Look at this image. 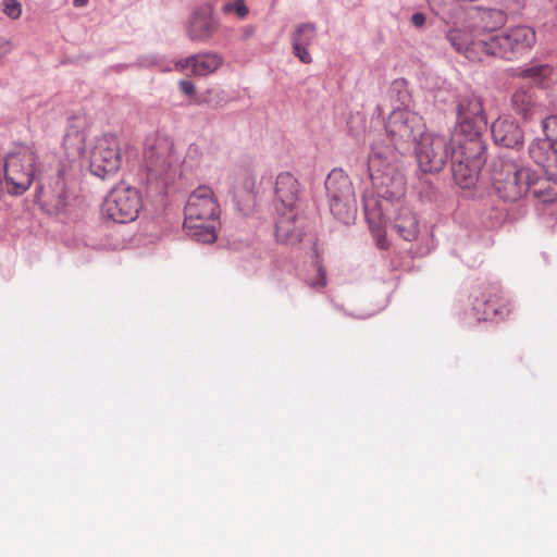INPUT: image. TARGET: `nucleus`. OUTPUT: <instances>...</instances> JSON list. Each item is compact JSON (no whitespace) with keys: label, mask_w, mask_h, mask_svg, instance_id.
<instances>
[{"label":"nucleus","mask_w":557,"mask_h":557,"mask_svg":"<svg viewBox=\"0 0 557 557\" xmlns=\"http://www.w3.org/2000/svg\"><path fill=\"white\" fill-rule=\"evenodd\" d=\"M178 86L181 91L186 96L195 95V85L190 81L182 79L180 81Z\"/></svg>","instance_id":"obj_32"},{"label":"nucleus","mask_w":557,"mask_h":557,"mask_svg":"<svg viewBox=\"0 0 557 557\" xmlns=\"http://www.w3.org/2000/svg\"><path fill=\"white\" fill-rule=\"evenodd\" d=\"M363 208L371 233L381 249L387 248L385 227L389 223L405 240L411 242L419 233V222L404 199L377 200L373 196L363 197Z\"/></svg>","instance_id":"obj_2"},{"label":"nucleus","mask_w":557,"mask_h":557,"mask_svg":"<svg viewBox=\"0 0 557 557\" xmlns=\"http://www.w3.org/2000/svg\"><path fill=\"white\" fill-rule=\"evenodd\" d=\"M39 168V156L34 146H15L4 159V180L8 193L23 195L32 186Z\"/></svg>","instance_id":"obj_6"},{"label":"nucleus","mask_w":557,"mask_h":557,"mask_svg":"<svg viewBox=\"0 0 557 557\" xmlns=\"http://www.w3.org/2000/svg\"><path fill=\"white\" fill-rule=\"evenodd\" d=\"M184 212L189 224L196 221L218 220L220 206L213 190L208 186L196 188L189 195Z\"/></svg>","instance_id":"obj_13"},{"label":"nucleus","mask_w":557,"mask_h":557,"mask_svg":"<svg viewBox=\"0 0 557 557\" xmlns=\"http://www.w3.org/2000/svg\"><path fill=\"white\" fill-rule=\"evenodd\" d=\"M85 140L86 136L82 131L74 125L69 126L63 139L66 163L61 161L57 175L51 178L48 185L41 188L45 205L49 206L55 213L65 209L73 194L74 176L72 169L85 150Z\"/></svg>","instance_id":"obj_3"},{"label":"nucleus","mask_w":557,"mask_h":557,"mask_svg":"<svg viewBox=\"0 0 557 557\" xmlns=\"http://www.w3.org/2000/svg\"><path fill=\"white\" fill-rule=\"evenodd\" d=\"M453 144L458 147L451 150V154L460 153V159L468 163H474L480 160V166L486 162V147L480 137V132H466V134L456 132L451 137Z\"/></svg>","instance_id":"obj_15"},{"label":"nucleus","mask_w":557,"mask_h":557,"mask_svg":"<svg viewBox=\"0 0 557 557\" xmlns=\"http://www.w3.org/2000/svg\"><path fill=\"white\" fill-rule=\"evenodd\" d=\"M143 199L135 187L119 184L114 186L102 202V215L116 223L134 221L141 209Z\"/></svg>","instance_id":"obj_9"},{"label":"nucleus","mask_w":557,"mask_h":557,"mask_svg":"<svg viewBox=\"0 0 557 557\" xmlns=\"http://www.w3.org/2000/svg\"><path fill=\"white\" fill-rule=\"evenodd\" d=\"M329 205L331 213L342 223L349 224L355 220L357 213L356 198L329 201Z\"/></svg>","instance_id":"obj_27"},{"label":"nucleus","mask_w":557,"mask_h":557,"mask_svg":"<svg viewBox=\"0 0 557 557\" xmlns=\"http://www.w3.org/2000/svg\"><path fill=\"white\" fill-rule=\"evenodd\" d=\"M89 0H72V3L75 8L85 7Z\"/></svg>","instance_id":"obj_35"},{"label":"nucleus","mask_w":557,"mask_h":557,"mask_svg":"<svg viewBox=\"0 0 557 557\" xmlns=\"http://www.w3.org/2000/svg\"><path fill=\"white\" fill-rule=\"evenodd\" d=\"M301 187L298 180L290 172H282L275 178L274 196L277 202L276 210L281 216L276 222V236L282 240H290L296 234L294 222L296 210L300 202Z\"/></svg>","instance_id":"obj_8"},{"label":"nucleus","mask_w":557,"mask_h":557,"mask_svg":"<svg viewBox=\"0 0 557 557\" xmlns=\"http://www.w3.org/2000/svg\"><path fill=\"white\" fill-rule=\"evenodd\" d=\"M325 188L329 201L356 198L352 182L343 170L334 169L331 171L325 181Z\"/></svg>","instance_id":"obj_20"},{"label":"nucleus","mask_w":557,"mask_h":557,"mask_svg":"<svg viewBox=\"0 0 557 557\" xmlns=\"http://www.w3.org/2000/svg\"><path fill=\"white\" fill-rule=\"evenodd\" d=\"M1 11L8 17L17 20L22 15V5L17 0H2Z\"/></svg>","instance_id":"obj_31"},{"label":"nucleus","mask_w":557,"mask_h":557,"mask_svg":"<svg viewBox=\"0 0 557 557\" xmlns=\"http://www.w3.org/2000/svg\"><path fill=\"white\" fill-rule=\"evenodd\" d=\"M224 60L216 52L198 53L175 63V69L181 72L191 73L197 76H207L218 71Z\"/></svg>","instance_id":"obj_16"},{"label":"nucleus","mask_w":557,"mask_h":557,"mask_svg":"<svg viewBox=\"0 0 557 557\" xmlns=\"http://www.w3.org/2000/svg\"><path fill=\"white\" fill-rule=\"evenodd\" d=\"M483 166H480V160L474 163H468L460 159V153L451 154V170L454 180L461 188H471L478 181L479 173Z\"/></svg>","instance_id":"obj_22"},{"label":"nucleus","mask_w":557,"mask_h":557,"mask_svg":"<svg viewBox=\"0 0 557 557\" xmlns=\"http://www.w3.org/2000/svg\"><path fill=\"white\" fill-rule=\"evenodd\" d=\"M90 173L106 180L114 176L122 164L121 145L115 135L104 134L96 138L89 150Z\"/></svg>","instance_id":"obj_10"},{"label":"nucleus","mask_w":557,"mask_h":557,"mask_svg":"<svg viewBox=\"0 0 557 557\" xmlns=\"http://www.w3.org/2000/svg\"><path fill=\"white\" fill-rule=\"evenodd\" d=\"M315 35L317 28L310 23L300 24L292 35L294 53L305 64H310L312 62V57L308 51V47L315 39Z\"/></svg>","instance_id":"obj_21"},{"label":"nucleus","mask_w":557,"mask_h":557,"mask_svg":"<svg viewBox=\"0 0 557 557\" xmlns=\"http://www.w3.org/2000/svg\"><path fill=\"white\" fill-rule=\"evenodd\" d=\"M237 181L234 189L235 198L253 201L258 193L256 174L249 169H243L238 173Z\"/></svg>","instance_id":"obj_25"},{"label":"nucleus","mask_w":557,"mask_h":557,"mask_svg":"<svg viewBox=\"0 0 557 557\" xmlns=\"http://www.w3.org/2000/svg\"><path fill=\"white\" fill-rule=\"evenodd\" d=\"M543 132L546 138L542 140H548L554 149H557V115H549L542 121Z\"/></svg>","instance_id":"obj_29"},{"label":"nucleus","mask_w":557,"mask_h":557,"mask_svg":"<svg viewBox=\"0 0 557 557\" xmlns=\"http://www.w3.org/2000/svg\"><path fill=\"white\" fill-rule=\"evenodd\" d=\"M218 29V22L209 9L196 11L189 21L188 36L194 41L209 40Z\"/></svg>","instance_id":"obj_18"},{"label":"nucleus","mask_w":557,"mask_h":557,"mask_svg":"<svg viewBox=\"0 0 557 557\" xmlns=\"http://www.w3.org/2000/svg\"><path fill=\"white\" fill-rule=\"evenodd\" d=\"M223 11L228 14H235L239 18H245L248 15V8L244 0H234L223 5Z\"/></svg>","instance_id":"obj_30"},{"label":"nucleus","mask_w":557,"mask_h":557,"mask_svg":"<svg viewBox=\"0 0 557 557\" xmlns=\"http://www.w3.org/2000/svg\"><path fill=\"white\" fill-rule=\"evenodd\" d=\"M447 40L453 48L472 62H481L486 57L517 60L529 53L536 44L534 28L527 25L509 27L499 34H483L472 38L462 32H448Z\"/></svg>","instance_id":"obj_1"},{"label":"nucleus","mask_w":557,"mask_h":557,"mask_svg":"<svg viewBox=\"0 0 557 557\" xmlns=\"http://www.w3.org/2000/svg\"><path fill=\"white\" fill-rule=\"evenodd\" d=\"M491 132L494 141L507 148L518 147L523 141L522 131L510 116L498 117L492 124Z\"/></svg>","instance_id":"obj_17"},{"label":"nucleus","mask_w":557,"mask_h":557,"mask_svg":"<svg viewBox=\"0 0 557 557\" xmlns=\"http://www.w3.org/2000/svg\"><path fill=\"white\" fill-rule=\"evenodd\" d=\"M422 128V119L418 114L408 110H394L385 122L386 135L393 145L391 149L395 152L408 149L417 136L423 134Z\"/></svg>","instance_id":"obj_11"},{"label":"nucleus","mask_w":557,"mask_h":557,"mask_svg":"<svg viewBox=\"0 0 557 557\" xmlns=\"http://www.w3.org/2000/svg\"><path fill=\"white\" fill-rule=\"evenodd\" d=\"M310 285L314 287H324L326 285V275L322 267L318 268V277L317 280L312 281Z\"/></svg>","instance_id":"obj_33"},{"label":"nucleus","mask_w":557,"mask_h":557,"mask_svg":"<svg viewBox=\"0 0 557 557\" xmlns=\"http://www.w3.org/2000/svg\"><path fill=\"white\" fill-rule=\"evenodd\" d=\"M458 121L460 133L481 132L486 125L483 103L478 96L463 97L458 104Z\"/></svg>","instance_id":"obj_14"},{"label":"nucleus","mask_w":557,"mask_h":557,"mask_svg":"<svg viewBox=\"0 0 557 557\" xmlns=\"http://www.w3.org/2000/svg\"><path fill=\"white\" fill-rule=\"evenodd\" d=\"M530 169L506 156L493 160L490 181L494 191L505 201L520 200L528 193Z\"/></svg>","instance_id":"obj_7"},{"label":"nucleus","mask_w":557,"mask_h":557,"mask_svg":"<svg viewBox=\"0 0 557 557\" xmlns=\"http://www.w3.org/2000/svg\"><path fill=\"white\" fill-rule=\"evenodd\" d=\"M368 170L380 200L395 201L404 198L406 178L399 157L389 146H385L381 141L372 146Z\"/></svg>","instance_id":"obj_4"},{"label":"nucleus","mask_w":557,"mask_h":557,"mask_svg":"<svg viewBox=\"0 0 557 557\" xmlns=\"http://www.w3.org/2000/svg\"><path fill=\"white\" fill-rule=\"evenodd\" d=\"M531 159L543 168L540 175L530 169L528 193L543 205L557 202V149L548 140H534L529 148Z\"/></svg>","instance_id":"obj_5"},{"label":"nucleus","mask_w":557,"mask_h":557,"mask_svg":"<svg viewBox=\"0 0 557 557\" xmlns=\"http://www.w3.org/2000/svg\"><path fill=\"white\" fill-rule=\"evenodd\" d=\"M411 23L417 27L423 26L425 23V15L421 12H417V13L412 14Z\"/></svg>","instance_id":"obj_34"},{"label":"nucleus","mask_w":557,"mask_h":557,"mask_svg":"<svg viewBox=\"0 0 557 557\" xmlns=\"http://www.w3.org/2000/svg\"><path fill=\"white\" fill-rule=\"evenodd\" d=\"M555 70L549 64H534L521 72V77L532 81L534 84L547 88L554 82Z\"/></svg>","instance_id":"obj_26"},{"label":"nucleus","mask_w":557,"mask_h":557,"mask_svg":"<svg viewBox=\"0 0 557 557\" xmlns=\"http://www.w3.org/2000/svg\"><path fill=\"white\" fill-rule=\"evenodd\" d=\"M511 106L517 114L521 115L523 119H530L534 107L533 95L528 90H517L512 95Z\"/></svg>","instance_id":"obj_28"},{"label":"nucleus","mask_w":557,"mask_h":557,"mask_svg":"<svg viewBox=\"0 0 557 557\" xmlns=\"http://www.w3.org/2000/svg\"><path fill=\"white\" fill-rule=\"evenodd\" d=\"M453 140L445 135L433 133L421 134L416 153L420 169L425 173L440 172L451 158Z\"/></svg>","instance_id":"obj_12"},{"label":"nucleus","mask_w":557,"mask_h":557,"mask_svg":"<svg viewBox=\"0 0 557 557\" xmlns=\"http://www.w3.org/2000/svg\"><path fill=\"white\" fill-rule=\"evenodd\" d=\"M481 24L472 29L455 28L449 32H462L469 34L472 38L476 35L497 34L496 32L506 23V14L497 9H486L481 13Z\"/></svg>","instance_id":"obj_23"},{"label":"nucleus","mask_w":557,"mask_h":557,"mask_svg":"<svg viewBox=\"0 0 557 557\" xmlns=\"http://www.w3.org/2000/svg\"><path fill=\"white\" fill-rule=\"evenodd\" d=\"M216 221H196L189 224L187 219H184V230L197 242L210 244L216 239Z\"/></svg>","instance_id":"obj_24"},{"label":"nucleus","mask_w":557,"mask_h":557,"mask_svg":"<svg viewBox=\"0 0 557 557\" xmlns=\"http://www.w3.org/2000/svg\"><path fill=\"white\" fill-rule=\"evenodd\" d=\"M173 143L165 136H157L145 151V160L151 169H165L171 164Z\"/></svg>","instance_id":"obj_19"}]
</instances>
